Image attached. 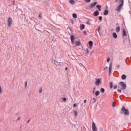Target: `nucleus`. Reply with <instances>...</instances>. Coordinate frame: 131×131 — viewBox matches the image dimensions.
Returning a JSON list of instances; mask_svg holds the SVG:
<instances>
[{"label":"nucleus","mask_w":131,"mask_h":131,"mask_svg":"<svg viewBox=\"0 0 131 131\" xmlns=\"http://www.w3.org/2000/svg\"><path fill=\"white\" fill-rule=\"evenodd\" d=\"M99 19L100 21H102V19H103V18L102 17V16H99Z\"/></svg>","instance_id":"obj_35"},{"label":"nucleus","mask_w":131,"mask_h":131,"mask_svg":"<svg viewBox=\"0 0 131 131\" xmlns=\"http://www.w3.org/2000/svg\"><path fill=\"white\" fill-rule=\"evenodd\" d=\"M85 26L83 24L80 25V30H83L84 29Z\"/></svg>","instance_id":"obj_12"},{"label":"nucleus","mask_w":131,"mask_h":131,"mask_svg":"<svg viewBox=\"0 0 131 131\" xmlns=\"http://www.w3.org/2000/svg\"><path fill=\"white\" fill-rule=\"evenodd\" d=\"M85 9H86V10H88L89 11H90V10H91V9H92V7H91V6H88L85 7Z\"/></svg>","instance_id":"obj_23"},{"label":"nucleus","mask_w":131,"mask_h":131,"mask_svg":"<svg viewBox=\"0 0 131 131\" xmlns=\"http://www.w3.org/2000/svg\"><path fill=\"white\" fill-rule=\"evenodd\" d=\"M18 119V120H19L20 119V118H18V119Z\"/></svg>","instance_id":"obj_53"},{"label":"nucleus","mask_w":131,"mask_h":131,"mask_svg":"<svg viewBox=\"0 0 131 131\" xmlns=\"http://www.w3.org/2000/svg\"><path fill=\"white\" fill-rule=\"evenodd\" d=\"M74 115L75 117H77L78 114H77V111H74Z\"/></svg>","instance_id":"obj_20"},{"label":"nucleus","mask_w":131,"mask_h":131,"mask_svg":"<svg viewBox=\"0 0 131 131\" xmlns=\"http://www.w3.org/2000/svg\"><path fill=\"white\" fill-rule=\"evenodd\" d=\"M76 106H77V104L76 103H74V105H73V107L74 108H75V107H76Z\"/></svg>","instance_id":"obj_37"},{"label":"nucleus","mask_w":131,"mask_h":131,"mask_svg":"<svg viewBox=\"0 0 131 131\" xmlns=\"http://www.w3.org/2000/svg\"><path fill=\"white\" fill-rule=\"evenodd\" d=\"M86 24H88V25H91V23H90V19L86 21Z\"/></svg>","instance_id":"obj_30"},{"label":"nucleus","mask_w":131,"mask_h":131,"mask_svg":"<svg viewBox=\"0 0 131 131\" xmlns=\"http://www.w3.org/2000/svg\"><path fill=\"white\" fill-rule=\"evenodd\" d=\"M69 3H71V5H74V4H75V1L74 0H70Z\"/></svg>","instance_id":"obj_19"},{"label":"nucleus","mask_w":131,"mask_h":131,"mask_svg":"<svg viewBox=\"0 0 131 131\" xmlns=\"http://www.w3.org/2000/svg\"><path fill=\"white\" fill-rule=\"evenodd\" d=\"M118 93H121V90H118Z\"/></svg>","instance_id":"obj_42"},{"label":"nucleus","mask_w":131,"mask_h":131,"mask_svg":"<svg viewBox=\"0 0 131 131\" xmlns=\"http://www.w3.org/2000/svg\"><path fill=\"white\" fill-rule=\"evenodd\" d=\"M95 84L97 86L101 85V84H102V78H97L95 80Z\"/></svg>","instance_id":"obj_1"},{"label":"nucleus","mask_w":131,"mask_h":131,"mask_svg":"<svg viewBox=\"0 0 131 131\" xmlns=\"http://www.w3.org/2000/svg\"><path fill=\"white\" fill-rule=\"evenodd\" d=\"M113 36L114 38H117V34H116L115 32L113 33Z\"/></svg>","instance_id":"obj_17"},{"label":"nucleus","mask_w":131,"mask_h":131,"mask_svg":"<svg viewBox=\"0 0 131 131\" xmlns=\"http://www.w3.org/2000/svg\"><path fill=\"white\" fill-rule=\"evenodd\" d=\"M106 1H109V0H106Z\"/></svg>","instance_id":"obj_57"},{"label":"nucleus","mask_w":131,"mask_h":131,"mask_svg":"<svg viewBox=\"0 0 131 131\" xmlns=\"http://www.w3.org/2000/svg\"><path fill=\"white\" fill-rule=\"evenodd\" d=\"M95 95L96 96V97H98V96H99L100 95V91H96V92L95 93Z\"/></svg>","instance_id":"obj_14"},{"label":"nucleus","mask_w":131,"mask_h":131,"mask_svg":"<svg viewBox=\"0 0 131 131\" xmlns=\"http://www.w3.org/2000/svg\"><path fill=\"white\" fill-rule=\"evenodd\" d=\"M119 85L120 86H122L123 90H125V89H126V84L124 83V82H120Z\"/></svg>","instance_id":"obj_5"},{"label":"nucleus","mask_w":131,"mask_h":131,"mask_svg":"<svg viewBox=\"0 0 131 131\" xmlns=\"http://www.w3.org/2000/svg\"><path fill=\"white\" fill-rule=\"evenodd\" d=\"M91 0H84L85 3H91Z\"/></svg>","instance_id":"obj_31"},{"label":"nucleus","mask_w":131,"mask_h":131,"mask_svg":"<svg viewBox=\"0 0 131 131\" xmlns=\"http://www.w3.org/2000/svg\"><path fill=\"white\" fill-rule=\"evenodd\" d=\"M62 101H63V102H66V100H67V99H66V98L64 97L63 98H62Z\"/></svg>","instance_id":"obj_32"},{"label":"nucleus","mask_w":131,"mask_h":131,"mask_svg":"<svg viewBox=\"0 0 131 131\" xmlns=\"http://www.w3.org/2000/svg\"><path fill=\"white\" fill-rule=\"evenodd\" d=\"M74 39H75V37L74 36V35H72L71 36V40L72 45H74Z\"/></svg>","instance_id":"obj_7"},{"label":"nucleus","mask_w":131,"mask_h":131,"mask_svg":"<svg viewBox=\"0 0 131 131\" xmlns=\"http://www.w3.org/2000/svg\"><path fill=\"white\" fill-rule=\"evenodd\" d=\"M105 68H108V67H105Z\"/></svg>","instance_id":"obj_54"},{"label":"nucleus","mask_w":131,"mask_h":131,"mask_svg":"<svg viewBox=\"0 0 131 131\" xmlns=\"http://www.w3.org/2000/svg\"><path fill=\"white\" fill-rule=\"evenodd\" d=\"M96 8H97L98 9L101 8V5H97L96 6Z\"/></svg>","instance_id":"obj_34"},{"label":"nucleus","mask_w":131,"mask_h":131,"mask_svg":"<svg viewBox=\"0 0 131 131\" xmlns=\"http://www.w3.org/2000/svg\"><path fill=\"white\" fill-rule=\"evenodd\" d=\"M68 70V68L66 67V70L67 71Z\"/></svg>","instance_id":"obj_50"},{"label":"nucleus","mask_w":131,"mask_h":131,"mask_svg":"<svg viewBox=\"0 0 131 131\" xmlns=\"http://www.w3.org/2000/svg\"><path fill=\"white\" fill-rule=\"evenodd\" d=\"M39 94H41L42 93V88H40L39 90Z\"/></svg>","instance_id":"obj_28"},{"label":"nucleus","mask_w":131,"mask_h":131,"mask_svg":"<svg viewBox=\"0 0 131 131\" xmlns=\"http://www.w3.org/2000/svg\"><path fill=\"white\" fill-rule=\"evenodd\" d=\"M79 65H80V66L81 67H84V68H85V67H84V66L82 64V63H79Z\"/></svg>","instance_id":"obj_29"},{"label":"nucleus","mask_w":131,"mask_h":131,"mask_svg":"<svg viewBox=\"0 0 131 131\" xmlns=\"http://www.w3.org/2000/svg\"><path fill=\"white\" fill-rule=\"evenodd\" d=\"M119 4H120V3H124V1L123 0H119Z\"/></svg>","instance_id":"obj_36"},{"label":"nucleus","mask_w":131,"mask_h":131,"mask_svg":"<svg viewBox=\"0 0 131 131\" xmlns=\"http://www.w3.org/2000/svg\"><path fill=\"white\" fill-rule=\"evenodd\" d=\"M85 51L86 54H89V49H86Z\"/></svg>","instance_id":"obj_33"},{"label":"nucleus","mask_w":131,"mask_h":131,"mask_svg":"<svg viewBox=\"0 0 131 131\" xmlns=\"http://www.w3.org/2000/svg\"><path fill=\"white\" fill-rule=\"evenodd\" d=\"M84 34L85 35L86 34V31H84Z\"/></svg>","instance_id":"obj_46"},{"label":"nucleus","mask_w":131,"mask_h":131,"mask_svg":"<svg viewBox=\"0 0 131 131\" xmlns=\"http://www.w3.org/2000/svg\"><path fill=\"white\" fill-rule=\"evenodd\" d=\"M120 67V66H119V64L117 66V68H119Z\"/></svg>","instance_id":"obj_44"},{"label":"nucleus","mask_w":131,"mask_h":131,"mask_svg":"<svg viewBox=\"0 0 131 131\" xmlns=\"http://www.w3.org/2000/svg\"><path fill=\"white\" fill-rule=\"evenodd\" d=\"M25 88H27V82H25Z\"/></svg>","instance_id":"obj_40"},{"label":"nucleus","mask_w":131,"mask_h":131,"mask_svg":"<svg viewBox=\"0 0 131 131\" xmlns=\"http://www.w3.org/2000/svg\"><path fill=\"white\" fill-rule=\"evenodd\" d=\"M101 29V27H99L96 30V31H98V33H100V30Z\"/></svg>","instance_id":"obj_26"},{"label":"nucleus","mask_w":131,"mask_h":131,"mask_svg":"<svg viewBox=\"0 0 131 131\" xmlns=\"http://www.w3.org/2000/svg\"><path fill=\"white\" fill-rule=\"evenodd\" d=\"M89 49L90 50H92V48H93V41H89Z\"/></svg>","instance_id":"obj_9"},{"label":"nucleus","mask_w":131,"mask_h":131,"mask_svg":"<svg viewBox=\"0 0 131 131\" xmlns=\"http://www.w3.org/2000/svg\"><path fill=\"white\" fill-rule=\"evenodd\" d=\"M105 69H104V70H105Z\"/></svg>","instance_id":"obj_55"},{"label":"nucleus","mask_w":131,"mask_h":131,"mask_svg":"<svg viewBox=\"0 0 131 131\" xmlns=\"http://www.w3.org/2000/svg\"><path fill=\"white\" fill-rule=\"evenodd\" d=\"M114 90H116L117 89V85H115L114 86Z\"/></svg>","instance_id":"obj_38"},{"label":"nucleus","mask_w":131,"mask_h":131,"mask_svg":"<svg viewBox=\"0 0 131 131\" xmlns=\"http://www.w3.org/2000/svg\"><path fill=\"white\" fill-rule=\"evenodd\" d=\"M118 2V0H116V3H117Z\"/></svg>","instance_id":"obj_52"},{"label":"nucleus","mask_w":131,"mask_h":131,"mask_svg":"<svg viewBox=\"0 0 131 131\" xmlns=\"http://www.w3.org/2000/svg\"><path fill=\"white\" fill-rule=\"evenodd\" d=\"M98 4V2H94L93 3H91L90 5V8H91V9H93V8H95V7H96V5H97Z\"/></svg>","instance_id":"obj_8"},{"label":"nucleus","mask_w":131,"mask_h":131,"mask_svg":"<svg viewBox=\"0 0 131 131\" xmlns=\"http://www.w3.org/2000/svg\"><path fill=\"white\" fill-rule=\"evenodd\" d=\"M92 127L93 131H98V129L97 128V126H96V123H95V122L92 123Z\"/></svg>","instance_id":"obj_6"},{"label":"nucleus","mask_w":131,"mask_h":131,"mask_svg":"<svg viewBox=\"0 0 131 131\" xmlns=\"http://www.w3.org/2000/svg\"><path fill=\"white\" fill-rule=\"evenodd\" d=\"M94 16H97L99 15V11L96 10L93 13Z\"/></svg>","instance_id":"obj_11"},{"label":"nucleus","mask_w":131,"mask_h":131,"mask_svg":"<svg viewBox=\"0 0 131 131\" xmlns=\"http://www.w3.org/2000/svg\"><path fill=\"white\" fill-rule=\"evenodd\" d=\"M39 18H41V16L40 15V14L39 15Z\"/></svg>","instance_id":"obj_49"},{"label":"nucleus","mask_w":131,"mask_h":131,"mask_svg":"<svg viewBox=\"0 0 131 131\" xmlns=\"http://www.w3.org/2000/svg\"><path fill=\"white\" fill-rule=\"evenodd\" d=\"M84 103H86V99L84 100Z\"/></svg>","instance_id":"obj_47"},{"label":"nucleus","mask_w":131,"mask_h":131,"mask_svg":"<svg viewBox=\"0 0 131 131\" xmlns=\"http://www.w3.org/2000/svg\"><path fill=\"white\" fill-rule=\"evenodd\" d=\"M119 4H120L119 5V6L117 7L116 9V11H117L118 12H120L121 8L123 6L124 2H120V3Z\"/></svg>","instance_id":"obj_2"},{"label":"nucleus","mask_w":131,"mask_h":131,"mask_svg":"<svg viewBox=\"0 0 131 131\" xmlns=\"http://www.w3.org/2000/svg\"><path fill=\"white\" fill-rule=\"evenodd\" d=\"M2 94H3V88L2 86L0 85V95H2Z\"/></svg>","instance_id":"obj_27"},{"label":"nucleus","mask_w":131,"mask_h":131,"mask_svg":"<svg viewBox=\"0 0 131 131\" xmlns=\"http://www.w3.org/2000/svg\"><path fill=\"white\" fill-rule=\"evenodd\" d=\"M93 91H96V88H95V87L93 88Z\"/></svg>","instance_id":"obj_45"},{"label":"nucleus","mask_w":131,"mask_h":131,"mask_svg":"<svg viewBox=\"0 0 131 131\" xmlns=\"http://www.w3.org/2000/svg\"><path fill=\"white\" fill-rule=\"evenodd\" d=\"M74 45L76 46V47H78L80 45V41H76L74 42Z\"/></svg>","instance_id":"obj_10"},{"label":"nucleus","mask_w":131,"mask_h":131,"mask_svg":"<svg viewBox=\"0 0 131 131\" xmlns=\"http://www.w3.org/2000/svg\"><path fill=\"white\" fill-rule=\"evenodd\" d=\"M108 10H104V13H103V15H104V16H106V15H108Z\"/></svg>","instance_id":"obj_18"},{"label":"nucleus","mask_w":131,"mask_h":131,"mask_svg":"<svg viewBox=\"0 0 131 131\" xmlns=\"http://www.w3.org/2000/svg\"><path fill=\"white\" fill-rule=\"evenodd\" d=\"M28 122H29V120H28Z\"/></svg>","instance_id":"obj_56"},{"label":"nucleus","mask_w":131,"mask_h":131,"mask_svg":"<svg viewBox=\"0 0 131 131\" xmlns=\"http://www.w3.org/2000/svg\"><path fill=\"white\" fill-rule=\"evenodd\" d=\"M110 89H112V88H113V83H112V82H110Z\"/></svg>","instance_id":"obj_25"},{"label":"nucleus","mask_w":131,"mask_h":131,"mask_svg":"<svg viewBox=\"0 0 131 131\" xmlns=\"http://www.w3.org/2000/svg\"><path fill=\"white\" fill-rule=\"evenodd\" d=\"M93 94H95V91H94V90H93Z\"/></svg>","instance_id":"obj_48"},{"label":"nucleus","mask_w":131,"mask_h":131,"mask_svg":"<svg viewBox=\"0 0 131 131\" xmlns=\"http://www.w3.org/2000/svg\"><path fill=\"white\" fill-rule=\"evenodd\" d=\"M112 106L113 107H115V102H113V104H112Z\"/></svg>","instance_id":"obj_39"},{"label":"nucleus","mask_w":131,"mask_h":131,"mask_svg":"<svg viewBox=\"0 0 131 131\" xmlns=\"http://www.w3.org/2000/svg\"><path fill=\"white\" fill-rule=\"evenodd\" d=\"M12 24H13V19L11 17H9L8 19V25L9 27H10V26H12Z\"/></svg>","instance_id":"obj_4"},{"label":"nucleus","mask_w":131,"mask_h":131,"mask_svg":"<svg viewBox=\"0 0 131 131\" xmlns=\"http://www.w3.org/2000/svg\"><path fill=\"white\" fill-rule=\"evenodd\" d=\"M110 58H108L107 59V62H110Z\"/></svg>","instance_id":"obj_41"},{"label":"nucleus","mask_w":131,"mask_h":131,"mask_svg":"<svg viewBox=\"0 0 131 131\" xmlns=\"http://www.w3.org/2000/svg\"><path fill=\"white\" fill-rule=\"evenodd\" d=\"M116 32H119L120 31V27H117L116 29Z\"/></svg>","instance_id":"obj_21"},{"label":"nucleus","mask_w":131,"mask_h":131,"mask_svg":"<svg viewBox=\"0 0 131 131\" xmlns=\"http://www.w3.org/2000/svg\"><path fill=\"white\" fill-rule=\"evenodd\" d=\"M122 111L124 112H123V114H124V115H128L129 113V112H128V110L125 109V107L124 106H123L122 107Z\"/></svg>","instance_id":"obj_3"},{"label":"nucleus","mask_w":131,"mask_h":131,"mask_svg":"<svg viewBox=\"0 0 131 131\" xmlns=\"http://www.w3.org/2000/svg\"><path fill=\"white\" fill-rule=\"evenodd\" d=\"M98 10L100 11H101V8H98Z\"/></svg>","instance_id":"obj_51"},{"label":"nucleus","mask_w":131,"mask_h":131,"mask_svg":"<svg viewBox=\"0 0 131 131\" xmlns=\"http://www.w3.org/2000/svg\"><path fill=\"white\" fill-rule=\"evenodd\" d=\"M121 78H122V79L124 80V79H126V76H125V75H122L121 76Z\"/></svg>","instance_id":"obj_22"},{"label":"nucleus","mask_w":131,"mask_h":131,"mask_svg":"<svg viewBox=\"0 0 131 131\" xmlns=\"http://www.w3.org/2000/svg\"><path fill=\"white\" fill-rule=\"evenodd\" d=\"M73 17H74L75 19H76L77 18V15L76 13H73L72 14Z\"/></svg>","instance_id":"obj_24"},{"label":"nucleus","mask_w":131,"mask_h":131,"mask_svg":"<svg viewBox=\"0 0 131 131\" xmlns=\"http://www.w3.org/2000/svg\"><path fill=\"white\" fill-rule=\"evenodd\" d=\"M93 100H94V103H95V102H96V98H93Z\"/></svg>","instance_id":"obj_43"},{"label":"nucleus","mask_w":131,"mask_h":131,"mask_svg":"<svg viewBox=\"0 0 131 131\" xmlns=\"http://www.w3.org/2000/svg\"><path fill=\"white\" fill-rule=\"evenodd\" d=\"M123 36H127V34H126V31L125 29L123 30Z\"/></svg>","instance_id":"obj_13"},{"label":"nucleus","mask_w":131,"mask_h":131,"mask_svg":"<svg viewBox=\"0 0 131 131\" xmlns=\"http://www.w3.org/2000/svg\"><path fill=\"white\" fill-rule=\"evenodd\" d=\"M100 92L101 94H104V93H105V89H104V88H101Z\"/></svg>","instance_id":"obj_16"},{"label":"nucleus","mask_w":131,"mask_h":131,"mask_svg":"<svg viewBox=\"0 0 131 131\" xmlns=\"http://www.w3.org/2000/svg\"><path fill=\"white\" fill-rule=\"evenodd\" d=\"M111 70H112V65L111 64V63H110V67H109V73L110 74L111 73Z\"/></svg>","instance_id":"obj_15"}]
</instances>
